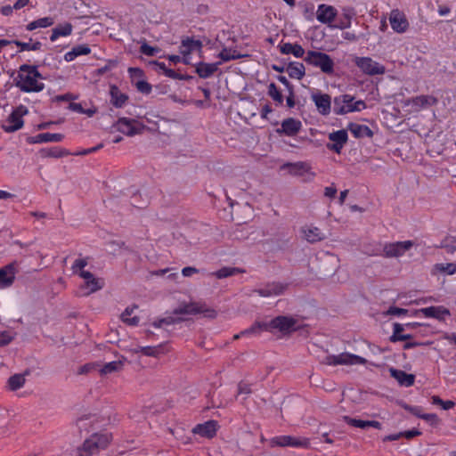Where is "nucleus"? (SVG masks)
<instances>
[{"mask_svg": "<svg viewBox=\"0 0 456 456\" xmlns=\"http://www.w3.org/2000/svg\"><path fill=\"white\" fill-rule=\"evenodd\" d=\"M286 71L291 78L302 79L305 75V68L303 63L291 61L288 64Z\"/></svg>", "mask_w": 456, "mask_h": 456, "instance_id": "nucleus-29", "label": "nucleus"}, {"mask_svg": "<svg viewBox=\"0 0 456 456\" xmlns=\"http://www.w3.org/2000/svg\"><path fill=\"white\" fill-rule=\"evenodd\" d=\"M184 321H185V318L181 317V316H177V317L167 316V317L160 319V322H164V325L178 324Z\"/></svg>", "mask_w": 456, "mask_h": 456, "instance_id": "nucleus-54", "label": "nucleus"}, {"mask_svg": "<svg viewBox=\"0 0 456 456\" xmlns=\"http://www.w3.org/2000/svg\"><path fill=\"white\" fill-rule=\"evenodd\" d=\"M28 113V110L26 107L20 105L16 108L8 117L6 120V125L3 126V128L7 133H12L23 126V115Z\"/></svg>", "mask_w": 456, "mask_h": 456, "instance_id": "nucleus-9", "label": "nucleus"}, {"mask_svg": "<svg viewBox=\"0 0 456 456\" xmlns=\"http://www.w3.org/2000/svg\"><path fill=\"white\" fill-rule=\"evenodd\" d=\"M265 323L266 322H256L250 328L241 331V334H252V333H257L261 330H265Z\"/></svg>", "mask_w": 456, "mask_h": 456, "instance_id": "nucleus-53", "label": "nucleus"}, {"mask_svg": "<svg viewBox=\"0 0 456 456\" xmlns=\"http://www.w3.org/2000/svg\"><path fill=\"white\" fill-rule=\"evenodd\" d=\"M220 61L215 63H207L204 61H200L195 66V71L198 76L201 78H208L214 75V73L218 69Z\"/></svg>", "mask_w": 456, "mask_h": 456, "instance_id": "nucleus-24", "label": "nucleus"}, {"mask_svg": "<svg viewBox=\"0 0 456 456\" xmlns=\"http://www.w3.org/2000/svg\"><path fill=\"white\" fill-rule=\"evenodd\" d=\"M204 314L205 317L214 319L216 317L217 313L216 310L212 308H208L205 304H201L199 302H183L179 305L178 307L173 310V314L182 315V314Z\"/></svg>", "mask_w": 456, "mask_h": 456, "instance_id": "nucleus-4", "label": "nucleus"}, {"mask_svg": "<svg viewBox=\"0 0 456 456\" xmlns=\"http://www.w3.org/2000/svg\"><path fill=\"white\" fill-rule=\"evenodd\" d=\"M217 430V422L216 420H208L205 423L196 425L192 432L202 437L212 438L216 436Z\"/></svg>", "mask_w": 456, "mask_h": 456, "instance_id": "nucleus-19", "label": "nucleus"}, {"mask_svg": "<svg viewBox=\"0 0 456 456\" xmlns=\"http://www.w3.org/2000/svg\"><path fill=\"white\" fill-rule=\"evenodd\" d=\"M354 100V97L350 94H341L336 96L333 101V111L337 115H345L349 113L346 109L350 108V104Z\"/></svg>", "mask_w": 456, "mask_h": 456, "instance_id": "nucleus-17", "label": "nucleus"}, {"mask_svg": "<svg viewBox=\"0 0 456 456\" xmlns=\"http://www.w3.org/2000/svg\"><path fill=\"white\" fill-rule=\"evenodd\" d=\"M36 21H37V28H47V27H50L54 22L53 19L51 18V17L40 18L38 20H36Z\"/></svg>", "mask_w": 456, "mask_h": 456, "instance_id": "nucleus-58", "label": "nucleus"}, {"mask_svg": "<svg viewBox=\"0 0 456 456\" xmlns=\"http://www.w3.org/2000/svg\"><path fill=\"white\" fill-rule=\"evenodd\" d=\"M110 443L108 435L93 434L89 438L86 439L81 446H79L75 456H94L100 450L105 449Z\"/></svg>", "mask_w": 456, "mask_h": 456, "instance_id": "nucleus-2", "label": "nucleus"}, {"mask_svg": "<svg viewBox=\"0 0 456 456\" xmlns=\"http://www.w3.org/2000/svg\"><path fill=\"white\" fill-rule=\"evenodd\" d=\"M118 64V61L116 60H109L107 64H105L103 67H101L99 69H97L95 71H94V74L96 76H102L103 74H105L107 71L112 69L113 68H115Z\"/></svg>", "mask_w": 456, "mask_h": 456, "instance_id": "nucleus-45", "label": "nucleus"}, {"mask_svg": "<svg viewBox=\"0 0 456 456\" xmlns=\"http://www.w3.org/2000/svg\"><path fill=\"white\" fill-rule=\"evenodd\" d=\"M297 320L291 316L279 315L265 324V330H278L286 335L297 330Z\"/></svg>", "mask_w": 456, "mask_h": 456, "instance_id": "nucleus-5", "label": "nucleus"}, {"mask_svg": "<svg viewBox=\"0 0 456 456\" xmlns=\"http://www.w3.org/2000/svg\"><path fill=\"white\" fill-rule=\"evenodd\" d=\"M25 383V378L22 374H14L8 379V387L10 390L16 391L23 387Z\"/></svg>", "mask_w": 456, "mask_h": 456, "instance_id": "nucleus-39", "label": "nucleus"}, {"mask_svg": "<svg viewBox=\"0 0 456 456\" xmlns=\"http://www.w3.org/2000/svg\"><path fill=\"white\" fill-rule=\"evenodd\" d=\"M91 53V49L87 45H78L74 46L71 51L64 55V60L68 62L72 61L76 57L80 55H87Z\"/></svg>", "mask_w": 456, "mask_h": 456, "instance_id": "nucleus-31", "label": "nucleus"}, {"mask_svg": "<svg viewBox=\"0 0 456 456\" xmlns=\"http://www.w3.org/2000/svg\"><path fill=\"white\" fill-rule=\"evenodd\" d=\"M110 102L116 108H122L128 100L126 94L121 93L116 85H111L110 87Z\"/></svg>", "mask_w": 456, "mask_h": 456, "instance_id": "nucleus-26", "label": "nucleus"}, {"mask_svg": "<svg viewBox=\"0 0 456 456\" xmlns=\"http://www.w3.org/2000/svg\"><path fill=\"white\" fill-rule=\"evenodd\" d=\"M389 373L392 378L397 380L400 386L411 387L415 382V375L409 374L402 370H397L393 367L389 369Z\"/></svg>", "mask_w": 456, "mask_h": 456, "instance_id": "nucleus-22", "label": "nucleus"}, {"mask_svg": "<svg viewBox=\"0 0 456 456\" xmlns=\"http://www.w3.org/2000/svg\"><path fill=\"white\" fill-rule=\"evenodd\" d=\"M287 288L288 284L271 282L265 285L262 289H255L253 292L257 293L260 297H268L282 295Z\"/></svg>", "mask_w": 456, "mask_h": 456, "instance_id": "nucleus-14", "label": "nucleus"}, {"mask_svg": "<svg viewBox=\"0 0 456 456\" xmlns=\"http://www.w3.org/2000/svg\"><path fill=\"white\" fill-rule=\"evenodd\" d=\"M404 330V326L403 324H400V323H394L393 325V334L391 335L390 337V341L391 342H396V341H399V338H397L398 337L402 336L403 335V331Z\"/></svg>", "mask_w": 456, "mask_h": 456, "instance_id": "nucleus-46", "label": "nucleus"}, {"mask_svg": "<svg viewBox=\"0 0 456 456\" xmlns=\"http://www.w3.org/2000/svg\"><path fill=\"white\" fill-rule=\"evenodd\" d=\"M140 352L147 356H158V354L160 352V346H142L140 349Z\"/></svg>", "mask_w": 456, "mask_h": 456, "instance_id": "nucleus-50", "label": "nucleus"}, {"mask_svg": "<svg viewBox=\"0 0 456 456\" xmlns=\"http://www.w3.org/2000/svg\"><path fill=\"white\" fill-rule=\"evenodd\" d=\"M182 47L184 49L180 52L183 56H185L190 54L194 49H200L202 47V43L200 40L187 37L182 40Z\"/></svg>", "mask_w": 456, "mask_h": 456, "instance_id": "nucleus-35", "label": "nucleus"}, {"mask_svg": "<svg viewBox=\"0 0 456 456\" xmlns=\"http://www.w3.org/2000/svg\"><path fill=\"white\" fill-rule=\"evenodd\" d=\"M124 362L121 360L113 361L105 363L100 370L102 375H107L120 371L123 369Z\"/></svg>", "mask_w": 456, "mask_h": 456, "instance_id": "nucleus-37", "label": "nucleus"}, {"mask_svg": "<svg viewBox=\"0 0 456 456\" xmlns=\"http://www.w3.org/2000/svg\"><path fill=\"white\" fill-rule=\"evenodd\" d=\"M282 167L288 169L292 175H303L310 169V167L305 162L286 163Z\"/></svg>", "mask_w": 456, "mask_h": 456, "instance_id": "nucleus-32", "label": "nucleus"}, {"mask_svg": "<svg viewBox=\"0 0 456 456\" xmlns=\"http://www.w3.org/2000/svg\"><path fill=\"white\" fill-rule=\"evenodd\" d=\"M15 280V267L13 264H9L0 269V288L10 287Z\"/></svg>", "mask_w": 456, "mask_h": 456, "instance_id": "nucleus-23", "label": "nucleus"}, {"mask_svg": "<svg viewBox=\"0 0 456 456\" xmlns=\"http://www.w3.org/2000/svg\"><path fill=\"white\" fill-rule=\"evenodd\" d=\"M13 44H15L17 46L20 48V52L22 51H37L41 48L42 44L38 41L35 42L34 44L30 45L29 43H24L19 40H13Z\"/></svg>", "mask_w": 456, "mask_h": 456, "instance_id": "nucleus-42", "label": "nucleus"}, {"mask_svg": "<svg viewBox=\"0 0 456 456\" xmlns=\"http://www.w3.org/2000/svg\"><path fill=\"white\" fill-rule=\"evenodd\" d=\"M38 78H42V75L37 70V66L22 64L19 69L15 86L24 93H37L45 88V85L37 81Z\"/></svg>", "mask_w": 456, "mask_h": 456, "instance_id": "nucleus-1", "label": "nucleus"}, {"mask_svg": "<svg viewBox=\"0 0 456 456\" xmlns=\"http://www.w3.org/2000/svg\"><path fill=\"white\" fill-rule=\"evenodd\" d=\"M316 14V18L321 23H330L337 16V10L331 5L322 4L318 6Z\"/></svg>", "mask_w": 456, "mask_h": 456, "instance_id": "nucleus-21", "label": "nucleus"}, {"mask_svg": "<svg viewBox=\"0 0 456 456\" xmlns=\"http://www.w3.org/2000/svg\"><path fill=\"white\" fill-rule=\"evenodd\" d=\"M73 26L69 22L59 25L53 28L52 35L50 37L51 41H55L59 37L69 36L72 32Z\"/></svg>", "mask_w": 456, "mask_h": 456, "instance_id": "nucleus-34", "label": "nucleus"}, {"mask_svg": "<svg viewBox=\"0 0 456 456\" xmlns=\"http://www.w3.org/2000/svg\"><path fill=\"white\" fill-rule=\"evenodd\" d=\"M159 51V48L151 46L146 43H143L140 47V52L146 56H155Z\"/></svg>", "mask_w": 456, "mask_h": 456, "instance_id": "nucleus-49", "label": "nucleus"}, {"mask_svg": "<svg viewBox=\"0 0 456 456\" xmlns=\"http://www.w3.org/2000/svg\"><path fill=\"white\" fill-rule=\"evenodd\" d=\"M305 240L311 243L321 241L324 239L321 230L317 227H311L303 230Z\"/></svg>", "mask_w": 456, "mask_h": 456, "instance_id": "nucleus-36", "label": "nucleus"}, {"mask_svg": "<svg viewBox=\"0 0 456 456\" xmlns=\"http://www.w3.org/2000/svg\"><path fill=\"white\" fill-rule=\"evenodd\" d=\"M77 99V96L73 95L72 94H65L61 95H57L53 98V101L55 102H68L70 100H76Z\"/></svg>", "mask_w": 456, "mask_h": 456, "instance_id": "nucleus-64", "label": "nucleus"}, {"mask_svg": "<svg viewBox=\"0 0 456 456\" xmlns=\"http://www.w3.org/2000/svg\"><path fill=\"white\" fill-rule=\"evenodd\" d=\"M418 313L423 314L425 317L435 318L439 321L444 320L445 316L451 314L449 309L442 305L421 308L415 311V314Z\"/></svg>", "mask_w": 456, "mask_h": 456, "instance_id": "nucleus-20", "label": "nucleus"}, {"mask_svg": "<svg viewBox=\"0 0 456 456\" xmlns=\"http://www.w3.org/2000/svg\"><path fill=\"white\" fill-rule=\"evenodd\" d=\"M403 409L420 419H421V416L424 414V413H421L422 410L419 406H411L408 404H404Z\"/></svg>", "mask_w": 456, "mask_h": 456, "instance_id": "nucleus-62", "label": "nucleus"}, {"mask_svg": "<svg viewBox=\"0 0 456 456\" xmlns=\"http://www.w3.org/2000/svg\"><path fill=\"white\" fill-rule=\"evenodd\" d=\"M137 123L134 119H130L127 118H120L114 124V127H116L117 131L128 135L133 136L137 134H141L145 126L141 125L140 126H136L134 124Z\"/></svg>", "mask_w": 456, "mask_h": 456, "instance_id": "nucleus-11", "label": "nucleus"}, {"mask_svg": "<svg viewBox=\"0 0 456 456\" xmlns=\"http://www.w3.org/2000/svg\"><path fill=\"white\" fill-rule=\"evenodd\" d=\"M128 73L133 81L136 78H142L143 77V71L140 68H129Z\"/></svg>", "mask_w": 456, "mask_h": 456, "instance_id": "nucleus-60", "label": "nucleus"}, {"mask_svg": "<svg viewBox=\"0 0 456 456\" xmlns=\"http://www.w3.org/2000/svg\"><path fill=\"white\" fill-rule=\"evenodd\" d=\"M437 98L432 95H419L411 99V104L416 110L436 105Z\"/></svg>", "mask_w": 456, "mask_h": 456, "instance_id": "nucleus-28", "label": "nucleus"}, {"mask_svg": "<svg viewBox=\"0 0 456 456\" xmlns=\"http://www.w3.org/2000/svg\"><path fill=\"white\" fill-rule=\"evenodd\" d=\"M435 269L440 273H446L447 274H454L456 273V265L453 263L448 264H436Z\"/></svg>", "mask_w": 456, "mask_h": 456, "instance_id": "nucleus-44", "label": "nucleus"}, {"mask_svg": "<svg viewBox=\"0 0 456 456\" xmlns=\"http://www.w3.org/2000/svg\"><path fill=\"white\" fill-rule=\"evenodd\" d=\"M243 272V270L236 267H223L213 273L212 275L216 276L217 279H224Z\"/></svg>", "mask_w": 456, "mask_h": 456, "instance_id": "nucleus-38", "label": "nucleus"}, {"mask_svg": "<svg viewBox=\"0 0 456 456\" xmlns=\"http://www.w3.org/2000/svg\"><path fill=\"white\" fill-rule=\"evenodd\" d=\"M389 21L393 30L397 33H403L409 27V22L403 12L398 9L393 10L390 13Z\"/></svg>", "mask_w": 456, "mask_h": 456, "instance_id": "nucleus-13", "label": "nucleus"}, {"mask_svg": "<svg viewBox=\"0 0 456 456\" xmlns=\"http://www.w3.org/2000/svg\"><path fill=\"white\" fill-rule=\"evenodd\" d=\"M78 275L85 280V283L81 286V289H86V295L96 292L102 288L100 281L96 279L92 273L80 270Z\"/></svg>", "mask_w": 456, "mask_h": 456, "instance_id": "nucleus-16", "label": "nucleus"}, {"mask_svg": "<svg viewBox=\"0 0 456 456\" xmlns=\"http://www.w3.org/2000/svg\"><path fill=\"white\" fill-rule=\"evenodd\" d=\"M280 51L283 54H293L297 58H301L305 54V49L298 44L284 43L281 45Z\"/></svg>", "mask_w": 456, "mask_h": 456, "instance_id": "nucleus-30", "label": "nucleus"}, {"mask_svg": "<svg viewBox=\"0 0 456 456\" xmlns=\"http://www.w3.org/2000/svg\"><path fill=\"white\" fill-rule=\"evenodd\" d=\"M304 61L309 65L319 68L325 74L330 75L334 72V61L325 53L308 51Z\"/></svg>", "mask_w": 456, "mask_h": 456, "instance_id": "nucleus-3", "label": "nucleus"}, {"mask_svg": "<svg viewBox=\"0 0 456 456\" xmlns=\"http://www.w3.org/2000/svg\"><path fill=\"white\" fill-rule=\"evenodd\" d=\"M347 129L353 134V135L355 138H371L373 136L372 130L368 126L365 125L349 123L347 126Z\"/></svg>", "mask_w": 456, "mask_h": 456, "instance_id": "nucleus-27", "label": "nucleus"}, {"mask_svg": "<svg viewBox=\"0 0 456 456\" xmlns=\"http://www.w3.org/2000/svg\"><path fill=\"white\" fill-rule=\"evenodd\" d=\"M329 139L332 142L327 143L326 147L338 154H339L344 147V145L347 142L348 135L347 132L345 129L338 130L332 132L329 134Z\"/></svg>", "mask_w": 456, "mask_h": 456, "instance_id": "nucleus-12", "label": "nucleus"}, {"mask_svg": "<svg viewBox=\"0 0 456 456\" xmlns=\"http://www.w3.org/2000/svg\"><path fill=\"white\" fill-rule=\"evenodd\" d=\"M268 95L276 102L282 104L283 96L276 85L274 83H271L268 86Z\"/></svg>", "mask_w": 456, "mask_h": 456, "instance_id": "nucleus-41", "label": "nucleus"}, {"mask_svg": "<svg viewBox=\"0 0 456 456\" xmlns=\"http://www.w3.org/2000/svg\"><path fill=\"white\" fill-rule=\"evenodd\" d=\"M92 419H94V416L91 415V414L84 415V416L78 418L77 419V426L78 429H80V430H82V429L86 430L87 428H88L87 421H89L91 423L93 421Z\"/></svg>", "mask_w": 456, "mask_h": 456, "instance_id": "nucleus-47", "label": "nucleus"}, {"mask_svg": "<svg viewBox=\"0 0 456 456\" xmlns=\"http://www.w3.org/2000/svg\"><path fill=\"white\" fill-rule=\"evenodd\" d=\"M136 89L144 94H149L151 92L152 86L145 80H138L135 82Z\"/></svg>", "mask_w": 456, "mask_h": 456, "instance_id": "nucleus-48", "label": "nucleus"}, {"mask_svg": "<svg viewBox=\"0 0 456 456\" xmlns=\"http://www.w3.org/2000/svg\"><path fill=\"white\" fill-rule=\"evenodd\" d=\"M302 123L293 118H288L281 122V127L277 129L278 134H284L288 136L296 135L301 129Z\"/></svg>", "mask_w": 456, "mask_h": 456, "instance_id": "nucleus-18", "label": "nucleus"}, {"mask_svg": "<svg viewBox=\"0 0 456 456\" xmlns=\"http://www.w3.org/2000/svg\"><path fill=\"white\" fill-rule=\"evenodd\" d=\"M421 419H425L426 421L430 423V425H432V426H436L439 422V419H438L437 415L435 413H424L421 416Z\"/></svg>", "mask_w": 456, "mask_h": 456, "instance_id": "nucleus-59", "label": "nucleus"}, {"mask_svg": "<svg viewBox=\"0 0 456 456\" xmlns=\"http://www.w3.org/2000/svg\"><path fill=\"white\" fill-rule=\"evenodd\" d=\"M366 109V103L362 100H359L356 102H352V104H350V108L346 109V110H349V112H354V111H360L362 110Z\"/></svg>", "mask_w": 456, "mask_h": 456, "instance_id": "nucleus-55", "label": "nucleus"}, {"mask_svg": "<svg viewBox=\"0 0 456 456\" xmlns=\"http://www.w3.org/2000/svg\"><path fill=\"white\" fill-rule=\"evenodd\" d=\"M13 339V336L9 331L0 332V347L10 344Z\"/></svg>", "mask_w": 456, "mask_h": 456, "instance_id": "nucleus-57", "label": "nucleus"}, {"mask_svg": "<svg viewBox=\"0 0 456 456\" xmlns=\"http://www.w3.org/2000/svg\"><path fill=\"white\" fill-rule=\"evenodd\" d=\"M134 308H136V306H134L133 308L127 307L121 314V319L124 322L127 323L128 325L135 326L139 323V317L134 316L132 318H129V316L132 314Z\"/></svg>", "mask_w": 456, "mask_h": 456, "instance_id": "nucleus-40", "label": "nucleus"}, {"mask_svg": "<svg viewBox=\"0 0 456 456\" xmlns=\"http://www.w3.org/2000/svg\"><path fill=\"white\" fill-rule=\"evenodd\" d=\"M355 65L365 74L370 76L382 75L386 68L370 57H355Z\"/></svg>", "mask_w": 456, "mask_h": 456, "instance_id": "nucleus-7", "label": "nucleus"}, {"mask_svg": "<svg viewBox=\"0 0 456 456\" xmlns=\"http://www.w3.org/2000/svg\"><path fill=\"white\" fill-rule=\"evenodd\" d=\"M311 97L320 114L327 116L330 113L331 97L328 94L316 93Z\"/></svg>", "mask_w": 456, "mask_h": 456, "instance_id": "nucleus-15", "label": "nucleus"}, {"mask_svg": "<svg viewBox=\"0 0 456 456\" xmlns=\"http://www.w3.org/2000/svg\"><path fill=\"white\" fill-rule=\"evenodd\" d=\"M271 444L273 446H290V447H300V448H307L310 444V441L305 437H297L292 436H281L273 437L271 440Z\"/></svg>", "mask_w": 456, "mask_h": 456, "instance_id": "nucleus-10", "label": "nucleus"}, {"mask_svg": "<svg viewBox=\"0 0 456 456\" xmlns=\"http://www.w3.org/2000/svg\"><path fill=\"white\" fill-rule=\"evenodd\" d=\"M232 50L231 49H227V48H224L220 53L218 54L219 58L224 61H232V60H236V59H239L240 57V55H234V54H232Z\"/></svg>", "mask_w": 456, "mask_h": 456, "instance_id": "nucleus-51", "label": "nucleus"}, {"mask_svg": "<svg viewBox=\"0 0 456 456\" xmlns=\"http://www.w3.org/2000/svg\"><path fill=\"white\" fill-rule=\"evenodd\" d=\"M42 158H62L69 155V152L61 147L44 148L39 151Z\"/></svg>", "mask_w": 456, "mask_h": 456, "instance_id": "nucleus-33", "label": "nucleus"}, {"mask_svg": "<svg viewBox=\"0 0 456 456\" xmlns=\"http://www.w3.org/2000/svg\"><path fill=\"white\" fill-rule=\"evenodd\" d=\"M251 393V389L249 385L240 382L238 385V395H249Z\"/></svg>", "mask_w": 456, "mask_h": 456, "instance_id": "nucleus-63", "label": "nucleus"}, {"mask_svg": "<svg viewBox=\"0 0 456 456\" xmlns=\"http://www.w3.org/2000/svg\"><path fill=\"white\" fill-rule=\"evenodd\" d=\"M343 419L348 425L355 427V428H362V429L369 428V420L356 419L351 418L349 416H343Z\"/></svg>", "mask_w": 456, "mask_h": 456, "instance_id": "nucleus-43", "label": "nucleus"}, {"mask_svg": "<svg viewBox=\"0 0 456 456\" xmlns=\"http://www.w3.org/2000/svg\"><path fill=\"white\" fill-rule=\"evenodd\" d=\"M64 138V135L62 134L55 133H43L38 134L36 136L28 137V142L29 143H43V142H61Z\"/></svg>", "mask_w": 456, "mask_h": 456, "instance_id": "nucleus-25", "label": "nucleus"}, {"mask_svg": "<svg viewBox=\"0 0 456 456\" xmlns=\"http://www.w3.org/2000/svg\"><path fill=\"white\" fill-rule=\"evenodd\" d=\"M139 198H141V194L140 193H134L132 197H131V205L134 206V208H143L144 207H146L147 205V200H142V202H140L139 200Z\"/></svg>", "mask_w": 456, "mask_h": 456, "instance_id": "nucleus-56", "label": "nucleus"}, {"mask_svg": "<svg viewBox=\"0 0 456 456\" xmlns=\"http://www.w3.org/2000/svg\"><path fill=\"white\" fill-rule=\"evenodd\" d=\"M87 258H78L72 265V272L73 273L78 274L80 270H83L84 267L87 265Z\"/></svg>", "mask_w": 456, "mask_h": 456, "instance_id": "nucleus-52", "label": "nucleus"}, {"mask_svg": "<svg viewBox=\"0 0 456 456\" xmlns=\"http://www.w3.org/2000/svg\"><path fill=\"white\" fill-rule=\"evenodd\" d=\"M412 246L413 241L411 240L387 243L383 248V256L387 258L402 256L406 251L410 250Z\"/></svg>", "mask_w": 456, "mask_h": 456, "instance_id": "nucleus-8", "label": "nucleus"}, {"mask_svg": "<svg viewBox=\"0 0 456 456\" xmlns=\"http://www.w3.org/2000/svg\"><path fill=\"white\" fill-rule=\"evenodd\" d=\"M366 359L349 353H341L337 355L330 354L325 357L323 363L327 365H354L365 364Z\"/></svg>", "mask_w": 456, "mask_h": 456, "instance_id": "nucleus-6", "label": "nucleus"}, {"mask_svg": "<svg viewBox=\"0 0 456 456\" xmlns=\"http://www.w3.org/2000/svg\"><path fill=\"white\" fill-rule=\"evenodd\" d=\"M409 310L404 308H400L397 306H390L387 312V314L390 315H403L408 314Z\"/></svg>", "mask_w": 456, "mask_h": 456, "instance_id": "nucleus-61", "label": "nucleus"}]
</instances>
